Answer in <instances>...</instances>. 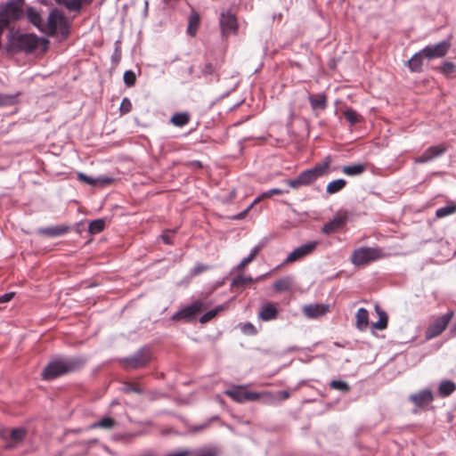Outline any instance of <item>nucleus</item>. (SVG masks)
Returning <instances> with one entry per match:
<instances>
[{
    "instance_id": "f257e3e1",
    "label": "nucleus",
    "mask_w": 456,
    "mask_h": 456,
    "mask_svg": "<svg viewBox=\"0 0 456 456\" xmlns=\"http://www.w3.org/2000/svg\"><path fill=\"white\" fill-rule=\"evenodd\" d=\"M86 361L79 357H57L52 360L43 370L42 379L52 380L67 373L80 370Z\"/></svg>"
},
{
    "instance_id": "f03ea898",
    "label": "nucleus",
    "mask_w": 456,
    "mask_h": 456,
    "mask_svg": "<svg viewBox=\"0 0 456 456\" xmlns=\"http://www.w3.org/2000/svg\"><path fill=\"white\" fill-rule=\"evenodd\" d=\"M331 163L330 156H327L321 163L314 167L302 171L296 178L285 180L284 183L292 189H298L302 186H308L319 177L328 174Z\"/></svg>"
},
{
    "instance_id": "7ed1b4c3",
    "label": "nucleus",
    "mask_w": 456,
    "mask_h": 456,
    "mask_svg": "<svg viewBox=\"0 0 456 456\" xmlns=\"http://www.w3.org/2000/svg\"><path fill=\"white\" fill-rule=\"evenodd\" d=\"M386 256L383 249L380 248L361 247L353 251L351 262L354 265H367L374 261Z\"/></svg>"
},
{
    "instance_id": "20e7f679",
    "label": "nucleus",
    "mask_w": 456,
    "mask_h": 456,
    "mask_svg": "<svg viewBox=\"0 0 456 456\" xmlns=\"http://www.w3.org/2000/svg\"><path fill=\"white\" fill-rule=\"evenodd\" d=\"M43 32L49 36H54L60 32L62 36L66 37L68 35L69 28L64 15L57 10H53L49 13L47 22L44 26Z\"/></svg>"
},
{
    "instance_id": "39448f33",
    "label": "nucleus",
    "mask_w": 456,
    "mask_h": 456,
    "mask_svg": "<svg viewBox=\"0 0 456 456\" xmlns=\"http://www.w3.org/2000/svg\"><path fill=\"white\" fill-rule=\"evenodd\" d=\"M40 43L44 44L45 47H46L48 40L44 37H38L35 34H20L12 42L16 49L28 53H33L39 46Z\"/></svg>"
},
{
    "instance_id": "423d86ee",
    "label": "nucleus",
    "mask_w": 456,
    "mask_h": 456,
    "mask_svg": "<svg viewBox=\"0 0 456 456\" xmlns=\"http://www.w3.org/2000/svg\"><path fill=\"white\" fill-rule=\"evenodd\" d=\"M151 350L147 347H142L133 355L124 358L121 362L126 370L139 369L145 366L151 361Z\"/></svg>"
},
{
    "instance_id": "0eeeda50",
    "label": "nucleus",
    "mask_w": 456,
    "mask_h": 456,
    "mask_svg": "<svg viewBox=\"0 0 456 456\" xmlns=\"http://www.w3.org/2000/svg\"><path fill=\"white\" fill-rule=\"evenodd\" d=\"M24 0H8L0 6V13L11 23L19 20L23 16Z\"/></svg>"
},
{
    "instance_id": "6e6552de",
    "label": "nucleus",
    "mask_w": 456,
    "mask_h": 456,
    "mask_svg": "<svg viewBox=\"0 0 456 456\" xmlns=\"http://www.w3.org/2000/svg\"><path fill=\"white\" fill-rule=\"evenodd\" d=\"M219 26L224 37L236 35L239 29L237 17L230 11H224L220 13Z\"/></svg>"
},
{
    "instance_id": "1a4fd4ad",
    "label": "nucleus",
    "mask_w": 456,
    "mask_h": 456,
    "mask_svg": "<svg viewBox=\"0 0 456 456\" xmlns=\"http://www.w3.org/2000/svg\"><path fill=\"white\" fill-rule=\"evenodd\" d=\"M318 245L319 242L317 240H311L303 245H300L288 255L281 265H289L312 255L315 251Z\"/></svg>"
},
{
    "instance_id": "9d476101",
    "label": "nucleus",
    "mask_w": 456,
    "mask_h": 456,
    "mask_svg": "<svg viewBox=\"0 0 456 456\" xmlns=\"http://www.w3.org/2000/svg\"><path fill=\"white\" fill-rule=\"evenodd\" d=\"M453 317V312L449 311L436 318L432 324H430L425 331L426 339L429 340L438 337L447 328L449 322Z\"/></svg>"
},
{
    "instance_id": "9b49d317",
    "label": "nucleus",
    "mask_w": 456,
    "mask_h": 456,
    "mask_svg": "<svg viewBox=\"0 0 456 456\" xmlns=\"http://www.w3.org/2000/svg\"><path fill=\"white\" fill-rule=\"evenodd\" d=\"M204 308L203 303L200 300H197L187 305L181 310L177 311L172 315L173 321H183L191 322L195 316L200 314Z\"/></svg>"
},
{
    "instance_id": "f8f14e48",
    "label": "nucleus",
    "mask_w": 456,
    "mask_h": 456,
    "mask_svg": "<svg viewBox=\"0 0 456 456\" xmlns=\"http://www.w3.org/2000/svg\"><path fill=\"white\" fill-rule=\"evenodd\" d=\"M448 41H442L434 45H427L421 50L423 56L428 60L444 57L450 49Z\"/></svg>"
},
{
    "instance_id": "ddd939ff",
    "label": "nucleus",
    "mask_w": 456,
    "mask_h": 456,
    "mask_svg": "<svg viewBox=\"0 0 456 456\" xmlns=\"http://www.w3.org/2000/svg\"><path fill=\"white\" fill-rule=\"evenodd\" d=\"M224 394L230 396L233 401L242 403L247 401H256L259 398V394L256 392L242 391L240 387L228 389Z\"/></svg>"
},
{
    "instance_id": "4468645a",
    "label": "nucleus",
    "mask_w": 456,
    "mask_h": 456,
    "mask_svg": "<svg viewBox=\"0 0 456 456\" xmlns=\"http://www.w3.org/2000/svg\"><path fill=\"white\" fill-rule=\"evenodd\" d=\"M330 310V305L325 304H311L303 306L304 315L309 319H316L325 315Z\"/></svg>"
},
{
    "instance_id": "2eb2a0df",
    "label": "nucleus",
    "mask_w": 456,
    "mask_h": 456,
    "mask_svg": "<svg viewBox=\"0 0 456 456\" xmlns=\"http://www.w3.org/2000/svg\"><path fill=\"white\" fill-rule=\"evenodd\" d=\"M446 151L444 144L428 147L419 157L416 159L417 163H426L443 155Z\"/></svg>"
},
{
    "instance_id": "dca6fc26",
    "label": "nucleus",
    "mask_w": 456,
    "mask_h": 456,
    "mask_svg": "<svg viewBox=\"0 0 456 456\" xmlns=\"http://www.w3.org/2000/svg\"><path fill=\"white\" fill-rule=\"evenodd\" d=\"M77 179L88 185L91 186H105L113 182V179L109 176H98V177H92L89 176L84 173H77Z\"/></svg>"
},
{
    "instance_id": "f3484780",
    "label": "nucleus",
    "mask_w": 456,
    "mask_h": 456,
    "mask_svg": "<svg viewBox=\"0 0 456 456\" xmlns=\"http://www.w3.org/2000/svg\"><path fill=\"white\" fill-rule=\"evenodd\" d=\"M433 394L428 389H423L410 396V400L418 407H424L428 405L433 401Z\"/></svg>"
},
{
    "instance_id": "a211bd4d",
    "label": "nucleus",
    "mask_w": 456,
    "mask_h": 456,
    "mask_svg": "<svg viewBox=\"0 0 456 456\" xmlns=\"http://www.w3.org/2000/svg\"><path fill=\"white\" fill-rule=\"evenodd\" d=\"M69 227L67 225H55L37 229V233L47 237H59L67 233Z\"/></svg>"
},
{
    "instance_id": "6ab92c4d",
    "label": "nucleus",
    "mask_w": 456,
    "mask_h": 456,
    "mask_svg": "<svg viewBox=\"0 0 456 456\" xmlns=\"http://www.w3.org/2000/svg\"><path fill=\"white\" fill-rule=\"evenodd\" d=\"M278 316V309L272 303H266L262 305L261 311L258 314L259 319L264 322H269L276 319Z\"/></svg>"
},
{
    "instance_id": "aec40b11",
    "label": "nucleus",
    "mask_w": 456,
    "mask_h": 456,
    "mask_svg": "<svg viewBox=\"0 0 456 456\" xmlns=\"http://www.w3.org/2000/svg\"><path fill=\"white\" fill-rule=\"evenodd\" d=\"M200 24V14L192 10L188 18V27H187V34L193 37L196 36Z\"/></svg>"
},
{
    "instance_id": "412c9836",
    "label": "nucleus",
    "mask_w": 456,
    "mask_h": 456,
    "mask_svg": "<svg viewBox=\"0 0 456 456\" xmlns=\"http://www.w3.org/2000/svg\"><path fill=\"white\" fill-rule=\"evenodd\" d=\"M308 101L314 110H325L327 108V97L324 94H309Z\"/></svg>"
},
{
    "instance_id": "4be33fe9",
    "label": "nucleus",
    "mask_w": 456,
    "mask_h": 456,
    "mask_svg": "<svg viewBox=\"0 0 456 456\" xmlns=\"http://www.w3.org/2000/svg\"><path fill=\"white\" fill-rule=\"evenodd\" d=\"M355 319V326L359 330L363 331L368 328L369 312L365 308L358 309Z\"/></svg>"
},
{
    "instance_id": "5701e85b",
    "label": "nucleus",
    "mask_w": 456,
    "mask_h": 456,
    "mask_svg": "<svg viewBox=\"0 0 456 456\" xmlns=\"http://www.w3.org/2000/svg\"><path fill=\"white\" fill-rule=\"evenodd\" d=\"M27 15L28 18V20L36 27L41 32L44 31V26L45 22L40 15V13L35 10L33 7H29L27 10Z\"/></svg>"
},
{
    "instance_id": "b1692460",
    "label": "nucleus",
    "mask_w": 456,
    "mask_h": 456,
    "mask_svg": "<svg viewBox=\"0 0 456 456\" xmlns=\"http://www.w3.org/2000/svg\"><path fill=\"white\" fill-rule=\"evenodd\" d=\"M264 248V243L258 244L255 246L248 256L244 257L239 265L235 267L236 270H242L245 266H247L248 264H250L258 255V253L261 251V249Z\"/></svg>"
},
{
    "instance_id": "393cba45",
    "label": "nucleus",
    "mask_w": 456,
    "mask_h": 456,
    "mask_svg": "<svg viewBox=\"0 0 456 456\" xmlns=\"http://www.w3.org/2000/svg\"><path fill=\"white\" fill-rule=\"evenodd\" d=\"M375 311L379 315V320L372 323V328L378 330H383L387 327V314L378 305H375Z\"/></svg>"
},
{
    "instance_id": "a878e982",
    "label": "nucleus",
    "mask_w": 456,
    "mask_h": 456,
    "mask_svg": "<svg viewBox=\"0 0 456 456\" xmlns=\"http://www.w3.org/2000/svg\"><path fill=\"white\" fill-rule=\"evenodd\" d=\"M293 278L291 276H285L277 280L273 283V289L277 292L288 291L292 288Z\"/></svg>"
},
{
    "instance_id": "bb28decb",
    "label": "nucleus",
    "mask_w": 456,
    "mask_h": 456,
    "mask_svg": "<svg viewBox=\"0 0 456 456\" xmlns=\"http://www.w3.org/2000/svg\"><path fill=\"white\" fill-rule=\"evenodd\" d=\"M366 170V165L362 163H357L349 166H344L342 167V172L348 176H357L362 175Z\"/></svg>"
},
{
    "instance_id": "cd10ccee",
    "label": "nucleus",
    "mask_w": 456,
    "mask_h": 456,
    "mask_svg": "<svg viewBox=\"0 0 456 456\" xmlns=\"http://www.w3.org/2000/svg\"><path fill=\"white\" fill-rule=\"evenodd\" d=\"M422 56L421 51L416 53L408 61L407 66L411 72H419L422 68Z\"/></svg>"
},
{
    "instance_id": "c85d7f7f",
    "label": "nucleus",
    "mask_w": 456,
    "mask_h": 456,
    "mask_svg": "<svg viewBox=\"0 0 456 456\" xmlns=\"http://www.w3.org/2000/svg\"><path fill=\"white\" fill-rule=\"evenodd\" d=\"M346 185L345 179L339 178L330 182L326 187V192L329 194H335L340 191Z\"/></svg>"
},
{
    "instance_id": "c756f323",
    "label": "nucleus",
    "mask_w": 456,
    "mask_h": 456,
    "mask_svg": "<svg viewBox=\"0 0 456 456\" xmlns=\"http://www.w3.org/2000/svg\"><path fill=\"white\" fill-rule=\"evenodd\" d=\"M456 212V202L450 201L446 206L436 209V216L437 218H443Z\"/></svg>"
},
{
    "instance_id": "7c9ffc66",
    "label": "nucleus",
    "mask_w": 456,
    "mask_h": 456,
    "mask_svg": "<svg viewBox=\"0 0 456 456\" xmlns=\"http://www.w3.org/2000/svg\"><path fill=\"white\" fill-rule=\"evenodd\" d=\"M456 389V385L450 380H444L440 383L438 387L439 395L445 397L452 395Z\"/></svg>"
},
{
    "instance_id": "2f4dec72",
    "label": "nucleus",
    "mask_w": 456,
    "mask_h": 456,
    "mask_svg": "<svg viewBox=\"0 0 456 456\" xmlns=\"http://www.w3.org/2000/svg\"><path fill=\"white\" fill-rule=\"evenodd\" d=\"M190 121V115L187 112H179L172 116L170 122L175 126L182 127Z\"/></svg>"
},
{
    "instance_id": "473e14b6",
    "label": "nucleus",
    "mask_w": 456,
    "mask_h": 456,
    "mask_svg": "<svg viewBox=\"0 0 456 456\" xmlns=\"http://www.w3.org/2000/svg\"><path fill=\"white\" fill-rule=\"evenodd\" d=\"M116 424V421L114 419L110 418V417H105L103 419H102L101 420H99L98 422L96 423H94L92 425V428H104V429H111L114 428Z\"/></svg>"
},
{
    "instance_id": "72a5a7b5",
    "label": "nucleus",
    "mask_w": 456,
    "mask_h": 456,
    "mask_svg": "<svg viewBox=\"0 0 456 456\" xmlns=\"http://www.w3.org/2000/svg\"><path fill=\"white\" fill-rule=\"evenodd\" d=\"M104 227L105 221L103 219H96L89 224L88 232L92 234H97L102 232Z\"/></svg>"
},
{
    "instance_id": "f704fd0d",
    "label": "nucleus",
    "mask_w": 456,
    "mask_h": 456,
    "mask_svg": "<svg viewBox=\"0 0 456 456\" xmlns=\"http://www.w3.org/2000/svg\"><path fill=\"white\" fill-rule=\"evenodd\" d=\"M344 117L350 125H355L361 121V116L353 109H346L344 111Z\"/></svg>"
},
{
    "instance_id": "c9c22d12",
    "label": "nucleus",
    "mask_w": 456,
    "mask_h": 456,
    "mask_svg": "<svg viewBox=\"0 0 456 456\" xmlns=\"http://www.w3.org/2000/svg\"><path fill=\"white\" fill-rule=\"evenodd\" d=\"M121 390L124 393H127V394L128 393H135L138 395L143 394V389L138 384L130 383V382H125L123 384Z\"/></svg>"
},
{
    "instance_id": "e433bc0d",
    "label": "nucleus",
    "mask_w": 456,
    "mask_h": 456,
    "mask_svg": "<svg viewBox=\"0 0 456 456\" xmlns=\"http://www.w3.org/2000/svg\"><path fill=\"white\" fill-rule=\"evenodd\" d=\"M254 281L251 276L238 275L232 281V287H242Z\"/></svg>"
},
{
    "instance_id": "4c0bfd02",
    "label": "nucleus",
    "mask_w": 456,
    "mask_h": 456,
    "mask_svg": "<svg viewBox=\"0 0 456 456\" xmlns=\"http://www.w3.org/2000/svg\"><path fill=\"white\" fill-rule=\"evenodd\" d=\"M16 102V95L0 94V107L13 105Z\"/></svg>"
},
{
    "instance_id": "58836bf2",
    "label": "nucleus",
    "mask_w": 456,
    "mask_h": 456,
    "mask_svg": "<svg viewBox=\"0 0 456 456\" xmlns=\"http://www.w3.org/2000/svg\"><path fill=\"white\" fill-rule=\"evenodd\" d=\"M68 10L80 11L82 8V0H65L62 4Z\"/></svg>"
},
{
    "instance_id": "ea45409f",
    "label": "nucleus",
    "mask_w": 456,
    "mask_h": 456,
    "mask_svg": "<svg viewBox=\"0 0 456 456\" xmlns=\"http://www.w3.org/2000/svg\"><path fill=\"white\" fill-rule=\"evenodd\" d=\"M330 387L343 392H347L350 389L348 384L342 380H332L330 382Z\"/></svg>"
},
{
    "instance_id": "a19ab883",
    "label": "nucleus",
    "mask_w": 456,
    "mask_h": 456,
    "mask_svg": "<svg viewBox=\"0 0 456 456\" xmlns=\"http://www.w3.org/2000/svg\"><path fill=\"white\" fill-rule=\"evenodd\" d=\"M25 434H26V431L24 428H14L11 431V438L12 441L18 443L24 438Z\"/></svg>"
},
{
    "instance_id": "79ce46f5",
    "label": "nucleus",
    "mask_w": 456,
    "mask_h": 456,
    "mask_svg": "<svg viewBox=\"0 0 456 456\" xmlns=\"http://www.w3.org/2000/svg\"><path fill=\"white\" fill-rule=\"evenodd\" d=\"M222 310V307L219 306L216 309H213V310H210L207 313H205L200 318V322L201 323H206L208 322H209L210 320H212L216 314L217 313Z\"/></svg>"
},
{
    "instance_id": "37998d69",
    "label": "nucleus",
    "mask_w": 456,
    "mask_h": 456,
    "mask_svg": "<svg viewBox=\"0 0 456 456\" xmlns=\"http://www.w3.org/2000/svg\"><path fill=\"white\" fill-rule=\"evenodd\" d=\"M214 419H217V417H213L211 419H208L207 420H205L203 423L201 424H199V425H193L190 428L191 431L192 432H200L204 429H206L207 428H208L210 426V423L212 422V420Z\"/></svg>"
},
{
    "instance_id": "c03bdc74",
    "label": "nucleus",
    "mask_w": 456,
    "mask_h": 456,
    "mask_svg": "<svg viewBox=\"0 0 456 456\" xmlns=\"http://www.w3.org/2000/svg\"><path fill=\"white\" fill-rule=\"evenodd\" d=\"M124 83L127 86H133L134 84H135V81H136V77H135V74L134 71L132 70H126L125 73H124Z\"/></svg>"
},
{
    "instance_id": "a18cd8bd",
    "label": "nucleus",
    "mask_w": 456,
    "mask_h": 456,
    "mask_svg": "<svg viewBox=\"0 0 456 456\" xmlns=\"http://www.w3.org/2000/svg\"><path fill=\"white\" fill-rule=\"evenodd\" d=\"M455 66L452 62L445 61L443 63V65L439 68L440 72L443 73L445 76H449L454 71Z\"/></svg>"
},
{
    "instance_id": "49530a36",
    "label": "nucleus",
    "mask_w": 456,
    "mask_h": 456,
    "mask_svg": "<svg viewBox=\"0 0 456 456\" xmlns=\"http://www.w3.org/2000/svg\"><path fill=\"white\" fill-rule=\"evenodd\" d=\"M289 191L288 190H282V189H278V188H273V189H271V190H268L265 192L262 193V197H265V198H270L272 197L273 195H282V194H285V193H288Z\"/></svg>"
},
{
    "instance_id": "de8ad7c7",
    "label": "nucleus",
    "mask_w": 456,
    "mask_h": 456,
    "mask_svg": "<svg viewBox=\"0 0 456 456\" xmlns=\"http://www.w3.org/2000/svg\"><path fill=\"white\" fill-rule=\"evenodd\" d=\"M347 220V215L345 213L334 217L331 222L337 227V229L342 227Z\"/></svg>"
},
{
    "instance_id": "09e8293b",
    "label": "nucleus",
    "mask_w": 456,
    "mask_h": 456,
    "mask_svg": "<svg viewBox=\"0 0 456 456\" xmlns=\"http://www.w3.org/2000/svg\"><path fill=\"white\" fill-rule=\"evenodd\" d=\"M208 270V266L205 265H202L200 263H198L197 265H195V266L191 270V275L192 276H196L200 273H201L202 272Z\"/></svg>"
},
{
    "instance_id": "8fccbe9b",
    "label": "nucleus",
    "mask_w": 456,
    "mask_h": 456,
    "mask_svg": "<svg viewBox=\"0 0 456 456\" xmlns=\"http://www.w3.org/2000/svg\"><path fill=\"white\" fill-rule=\"evenodd\" d=\"M241 330L245 334H248V335H256V327L250 322L245 323L242 326Z\"/></svg>"
},
{
    "instance_id": "3c124183",
    "label": "nucleus",
    "mask_w": 456,
    "mask_h": 456,
    "mask_svg": "<svg viewBox=\"0 0 456 456\" xmlns=\"http://www.w3.org/2000/svg\"><path fill=\"white\" fill-rule=\"evenodd\" d=\"M120 59H121V50H120L119 46L117 45L115 47L114 53L111 55V61L114 65H117L119 62Z\"/></svg>"
},
{
    "instance_id": "603ef678",
    "label": "nucleus",
    "mask_w": 456,
    "mask_h": 456,
    "mask_svg": "<svg viewBox=\"0 0 456 456\" xmlns=\"http://www.w3.org/2000/svg\"><path fill=\"white\" fill-rule=\"evenodd\" d=\"M131 109H132V104H131L130 101L127 98H124L121 102V106H120L121 111H123L124 113H127L131 110Z\"/></svg>"
},
{
    "instance_id": "864d4df0",
    "label": "nucleus",
    "mask_w": 456,
    "mask_h": 456,
    "mask_svg": "<svg viewBox=\"0 0 456 456\" xmlns=\"http://www.w3.org/2000/svg\"><path fill=\"white\" fill-rule=\"evenodd\" d=\"M214 66L212 63L210 62H208L204 65L203 69H202V74L207 76V75H212L214 73Z\"/></svg>"
},
{
    "instance_id": "5fc2aeb1",
    "label": "nucleus",
    "mask_w": 456,
    "mask_h": 456,
    "mask_svg": "<svg viewBox=\"0 0 456 456\" xmlns=\"http://www.w3.org/2000/svg\"><path fill=\"white\" fill-rule=\"evenodd\" d=\"M336 230L338 229L331 221L329 222L328 224H325L322 227V232L325 233H331L334 232Z\"/></svg>"
},
{
    "instance_id": "6e6d98bb",
    "label": "nucleus",
    "mask_w": 456,
    "mask_h": 456,
    "mask_svg": "<svg viewBox=\"0 0 456 456\" xmlns=\"http://www.w3.org/2000/svg\"><path fill=\"white\" fill-rule=\"evenodd\" d=\"M14 295V292H8L0 296V304L11 301L13 298Z\"/></svg>"
},
{
    "instance_id": "4d7b16f0",
    "label": "nucleus",
    "mask_w": 456,
    "mask_h": 456,
    "mask_svg": "<svg viewBox=\"0 0 456 456\" xmlns=\"http://www.w3.org/2000/svg\"><path fill=\"white\" fill-rule=\"evenodd\" d=\"M251 208H252V205H249L244 211H242L240 214H238L237 216H235L234 218L237 220L244 218Z\"/></svg>"
},
{
    "instance_id": "13d9d810",
    "label": "nucleus",
    "mask_w": 456,
    "mask_h": 456,
    "mask_svg": "<svg viewBox=\"0 0 456 456\" xmlns=\"http://www.w3.org/2000/svg\"><path fill=\"white\" fill-rule=\"evenodd\" d=\"M161 238H162L163 241L166 244H171L172 243L171 238H170L169 234L164 233V234H162Z\"/></svg>"
},
{
    "instance_id": "bf43d9fd",
    "label": "nucleus",
    "mask_w": 456,
    "mask_h": 456,
    "mask_svg": "<svg viewBox=\"0 0 456 456\" xmlns=\"http://www.w3.org/2000/svg\"><path fill=\"white\" fill-rule=\"evenodd\" d=\"M279 395L281 399L285 400L289 397V393L288 391H280Z\"/></svg>"
},
{
    "instance_id": "052dcab7",
    "label": "nucleus",
    "mask_w": 456,
    "mask_h": 456,
    "mask_svg": "<svg viewBox=\"0 0 456 456\" xmlns=\"http://www.w3.org/2000/svg\"><path fill=\"white\" fill-rule=\"evenodd\" d=\"M263 199H265V197H262V194L260 196H258L257 198H256L254 200V201L250 204L252 205V208L256 204L258 203L260 200H262Z\"/></svg>"
},
{
    "instance_id": "680f3d73",
    "label": "nucleus",
    "mask_w": 456,
    "mask_h": 456,
    "mask_svg": "<svg viewBox=\"0 0 456 456\" xmlns=\"http://www.w3.org/2000/svg\"><path fill=\"white\" fill-rule=\"evenodd\" d=\"M200 456H216V452H212V451H208V452H204L202 455Z\"/></svg>"
},
{
    "instance_id": "e2e57ef3",
    "label": "nucleus",
    "mask_w": 456,
    "mask_h": 456,
    "mask_svg": "<svg viewBox=\"0 0 456 456\" xmlns=\"http://www.w3.org/2000/svg\"><path fill=\"white\" fill-rule=\"evenodd\" d=\"M56 2V4H62L63 3H65V0H54Z\"/></svg>"
}]
</instances>
